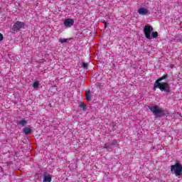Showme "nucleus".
<instances>
[{
  "mask_svg": "<svg viewBox=\"0 0 182 182\" xmlns=\"http://www.w3.org/2000/svg\"><path fill=\"white\" fill-rule=\"evenodd\" d=\"M144 34L145 35V38L149 41H151V39H154L159 36L158 32H153V26H151L150 24H146L144 26Z\"/></svg>",
  "mask_w": 182,
  "mask_h": 182,
  "instance_id": "1",
  "label": "nucleus"
},
{
  "mask_svg": "<svg viewBox=\"0 0 182 182\" xmlns=\"http://www.w3.org/2000/svg\"><path fill=\"white\" fill-rule=\"evenodd\" d=\"M148 107L149 110L152 112L156 118L164 117V116H166L164 110L157 105L149 106Z\"/></svg>",
  "mask_w": 182,
  "mask_h": 182,
  "instance_id": "2",
  "label": "nucleus"
},
{
  "mask_svg": "<svg viewBox=\"0 0 182 182\" xmlns=\"http://www.w3.org/2000/svg\"><path fill=\"white\" fill-rule=\"evenodd\" d=\"M155 87H158L161 92H166V93L171 92L168 82H155Z\"/></svg>",
  "mask_w": 182,
  "mask_h": 182,
  "instance_id": "3",
  "label": "nucleus"
},
{
  "mask_svg": "<svg viewBox=\"0 0 182 182\" xmlns=\"http://www.w3.org/2000/svg\"><path fill=\"white\" fill-rule=\"evenodd\" d=\"M171 171L173 172L176 177H180L182 173V165L180 163H176L171 166Z\"/></svg>",
  "mask_w": 182,
  "mask_h": 182,
  "instance_id": "4",
  "label": "nucleus"
},
{
  "mask_svg": "<svg viewBox=\"0 0 182 182\" xmlns=\"http://www.w3.org/2000/svg\"><path fill=\"white\" fill-rule=\"evenodd\" d=\"M25 28V23L21 22V21H16L13 27H12V31L14 32H18V31H20L21 29Z\"/></svg>",
  "mask_w": 182,
  "mask_h": 182,
  "instance_id": "5",
  "label": "nucleus"
},
{
  "mask_svg": "<svg viewBox=\"0 0 182 182\" xmlns=\"http://www.w3.org/2000/svg\"><path fill=\"white\" fill-rule=\"evenodd\" d=\"M73 23H75L73 18H66L64 21V25L66 28H70L71 26H73Z\"/></svg>",
  "mask_w": 182,
  "mask_h": 182,
  "instance_id": "6",
  "label": "nucleus"
},
{
  "mask_svg": "<svg viewBox=\"0 0 182 182\" xmlns=\"http://www.w3.org/2000/svg\"><path fill=\"white\" fill-rule=\"evenodd\" d=\"M52 181V176L48 173V172L43 173V182H50Z\"/></svg>",
  "mask_w": 182,
  "mask_h": 182,
  "instance_id": "7",
  "label": "nucleus"
},
{
  "mask_svg": "<svg viewBox=\"0 0 182 182\" xmlns=\"http://www.w3.org/2000/svg\"><path fill=\"white\" fill-rule=\"evenodd\" d=\"M138 14H139V15H147V14H149V9L141 7L138 9Z\"/></svg>",
  "mask_w": 182,
  "mask_h": 182,
  "instance_id": "8",
  "label": "nucleus"
},
{
  "mask_svg": "<svg viewBox=\"0 0 182 182\" xmlns=\"http://www.w3.org/2000/svg\"><path fill=\"white\" fill-rule=\"evenodd\" d=\"M23 132L24 133V134L28 135L30 133H32V127L31 126H28V127H25L23 129Z\"/></svg>",
  "mask_w": 182,
  "mask_h": 182,
  "instance_id": "9",
  "label": "nucleus"
},
{
  "mask_svg": "<svg viewBox=\"0 0 182 182\" xmlns=\"http://www.w3.org/2000/svg\"><path fill=\"white\" fill-rule=\"evenodd\" d=\"M90 95V90H87L85 92V99L86 100H87V102H90V100H92V96Z\"/></svg>",
  "mask_w": 182,
  "mask_h": 182,
  "instance_id": "10",
  "label": "nucleus"
},
{
  "mask_svg": "<svg viewBox=\"0 0 182 182\" xmlns=\"http://www.w3.org/2000/svg\"><path fill=\"white\" fill-rule=\"evenodd\" d=\"M104 149H107V150H110L113 149V145H112V143L110 141L107 142L104 144Z\"/></svg>",
  "mask_w": 182,
  "mask_h": 182,
  "instance_id": "11",
  "label": "nucleus"
},
{
  "mask_svg": "<svg viewBox=\"0 0 182 182\" xmlns=\"http://www.w3.org/2000/svg\"><path fill=\"white\" fill-rule=\"evenodd\" d=\"M17 124H18L19 126H26V124H28V121L25 120V119H21L20 121L17 122Z\"/></svg>",
  "mask_w": 182,
  "mask_h": 182,
  "instance_id": "12",
  "label": "nucleus"
},
{
  "mask_svg": "<svg viewBox=\"0 0 182 182\" xmlns=\"http://www.w3.org/2000/svg\"><path fill=\"white\" fill-rule=\"evenodd\" d=\"M167 77H168V75L165 74L164 75H163L162 77H161L158 80H156L155 81V83H159V82H161V80H164V79H167Z\"/></svg>",
  "mask_w": 182,
  "mask_h": 182,
  "instance_id": "13",
  "label": "nucleus"
},
{
  "mask_svg": "<svg viewBox=\"0 0 182 182\" xmlns=\"http://www.w3.org/2000/svg\"><path fill=\"white\" fill-rule=\"evenodd\" d=\"M59 42L60 43H66V42H69V39H68V38H60Z\"/></svg>",
  "mask_w": 182,
  "mask_h": 182,
  "instance_id": "14",
  "label": "nucleus"
},
{
  "mask_svg": "<svg viewBox=\"0 0 182 182\" xmlns=\"http://www.w3.org/2000/svg\"><path fill=\"white\" fill-rule=\"evenodd\" d=\"M80 107L82 109V110H86V104H85V102H81Z\"/></svg>",
  "mask_w": 182,
  "mask_h": 182,
  "instance_id": "15",
  "label": "nucleus"
},
{
  "mask_svg": "<svg viewBox=\"0 0 182 182\" xmlns=\"http://www.w3.org/2000/svg\"><path fill=\"white\" fill-rule=\"evenodd\" d=\"M33 87H34V89H38V87H39V82L38 81L34 82L33 84Z\"/></svg>",
  "mask_w": 182,
  "mask_h": 182,
  "instance_id": "16",
  "label": "nucleus"
},
{
  "mask_svg": "<svg viewBox=\"0 0 182 182\" xmlns=\"http://www.w3.org/2000/svg\"><path fill=\"white\" fill-rule=\"evenodd\" d=\"M112 146L114 147V146H116L117 144V141L115 139L110 141Z\"/></svg>",
  "mask_w": 182,
  "mask_h": 182,
  "instance_id": "17",
  "label": "nucleus"
},
{
  "mask_svg": "<svg viewBox=\"0 0 182 182\" xmlns=\"http://www.w3.org/2000/svg\"><path fill=\"white\" fill-rule=\"evenodd\" d=\"M87 66L88 64L87 63H82V68H83V69H87Z\"/></svg>",
  "mask_w": 182,
  "mask_h": 182,
  "instance_id": "18",
  "label": "nucleus"
},
{
  "mask_svg": "<svg viewBox=\"0 0 182 182\" xmlns=\"http://www.w3.org/2000/svg\"><path fill=\"white\" fill-rule=\"evenodd\" d=\"M1 41H4V36L1 33H0V42Z\"/></svg>",
  "mask_w": 182,
  "mask_h": 182,
  "instance_id": "19",
  "label": "nucleus"
},
{
  "mask_svg": "<svg viewBox=\"0 0 182 182\" xmlns=\"http://www.w3.org/2000/svg\"><path fill=\"white\" fill-rule=\"evenodd\" d=\"M156 87H156V83H154V90H156Z\"/></svg>",
  "mask_w": 182,
  "mask_h": 182,
  "instance_id": "20",
  "label": "nucleus"
},
{
  "mask_svg": "<svg viewBox=\"0 0 182 182\" xmlns=\"http://www.w3.org/2000/svg\"><path fill=\"white\" fill-rule=\"evenodd\" d=\"M104 25H106L107 23L106 21L103 22Z\"/></svg>",
  "mask_w": 182,
  "mask_h": 182,
  "instance_id": "21",
  "label": "nucleus"
},
{
  "mask_svg": "<svg viewBox=\"0 0 182 182\" xmlns=\"http://www.w3.org/2000/svg\"><path fill=\"white\" fill-rule=\"evenodd\" d=\"M97 85H98V86H101L102 84L101 83H97Z\"/></svg>",
  "mask_w": 182,
  "mask_h": 182,
  "instance_id": "22",
  "label": "nucleus"
},
{
  "mask_svg": "<svg viewBox=\"0 0 182 182\" xmlns=\"http://www.w3.org/2000/svg\"><path fill=\"white\" fill-rule=\"evenodd\" d=\"M105 28H107V26H106V24H105Z\"/></svg>",
  "mask_w": 182,
  "mask_h": 182,
  "instance_id": "23",
  "label": "nucleus"
},
{
  "mask_svg": "<svg viewBox=\"0 0 182 182\" xmlns=\"http://www.w3.org/2000/svg\"><path fill=\"white\" fill-rule=\"evenodd\" d=\"M0 97H1V95H0Z\"/></svg>",
  "mask_w": 182,
  "mask_h": 182,
  "instance_id": "24",
  "label": "nucleus"
}]
</instances>
